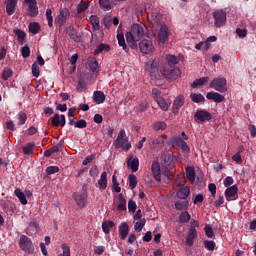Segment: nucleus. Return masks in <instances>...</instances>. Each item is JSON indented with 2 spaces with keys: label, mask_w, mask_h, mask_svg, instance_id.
<instances>
[{
  "label": "nucleus",
  "mask_w": 256,
  "mask_h": 256,
  "mask_svg": "<svg viewBox=\"0 0 256 256\" xmlns=\"http://www.w3.org/2000/svg\"><path fill=\"white\" fill-rule=\"evenodd\" d=\"M143 35H145V30L143 29V25L134 24L132 25L129 32H126V41L132 49L137 47V42L143 39Z\"/></svg>",
  "instance_id": "f257e3e1"
},
{
  "label": "nucleus",
  "mask_w": 256,
  "mask_h": 256,
  "mask_svg": "<svg viewBox=\"0 0 256 256\" xmlns=\"http://www.w3.org/2000/svg\"><path fill=\"white\" fill-rule=\"evenodd\" d=\"M114 147L116 149H122V151H130L131 142H129V138L126 137V133L124 129H121L118 133L117 138L114 141Z\"/></svg>",
  "instance_id": "f03ea898"
},
{
  "label": "nucleus",
  "mask_w": 256,
  "mask_h": 256,
  "mask_svg": "<svg viewBox=\"0 0 256 256\" xmlns=\"http://www.w3.org/2000/svg\"><path fill=\"white\" fill-rule=\"evenodd\" d=\"M18 245L21 251L28 253V255H33V253H35V245H33V240H31V238L25 234L20 236Z\"/></svg>",
  "instance_id": "7ed1b4c3"
},
{
  "label": "nucleus",
  "mask_w": 256,
  "mask_h": 256,
  "mask_svg": "<svg viewBox=\"0 0 256 256\" xmlns=\"http://www.w3.org/2000/svg\"><path fill=\"white\" fill-rule=\"evenodd\" d=\"M209 87L218 93H227V79L225 77L214 78Z\"/></svg>",
  "instance_id": "20e7f679"
},
{
  "label": "nucleus",
  "mask_w": 256,
  "mask_h": 256,
  "mask_svg": "<svg viewBox=\"0 0 256 256\" xmlns=\"http://www.w3.org/2000/svg\"><path fill=\"white\" fill-rule=\"evenodd\" d=\"M170 35H171V31L169 30V27L165 24L161 25L157 35V40L159 45H167V43H169Z\"/></svg>",
  "instance_id": "39448f33"
},
{
  "label": "nucleus",
  "mask_w": 256,
  "mask_h": 256,
  "mask_svg": "<svg viewBox=\"0 0 256 256\" xmlns=\"http://www.w3.org/2000/svg\"><path fill=\"white\" fill-rule=\"evenodd\" d=\"M214 25L217 28H221L227 23V12L224 10H215L213 12Z\"/></svg>",
  "instance_id": "423d86ee"
},
{
  "label": "nucleus",
  "mask_w": 256,
  "mask_h": 256,
  "mask_svg": "<svg viewBox=\"0 0 256 256\" xmlns=\"http://www.w3.org/2000/svg\"><path fill=\"white\" fill-rule=\"evenodd\" d=\"M194 119L198 123H205L207 121H211V119H213V115L207 110L198 109L194 114Z\"/></svg>",
  "instance_id": "0eeeda50"
},
{
  "label": "nucleus",
  "mask_w": 256,
  "mask_h": 256,
  "mask_svg": "<svg viewBox=\"0 0 256 256\" xmlns=\"http://www.w3.org/2000/svg\"><path fill=\"white\" fill-rule=\"evenodd\" d=\"M139 49L144 55H149V53H153L155 46L153 45V41L151 39H144L140 41Z\"/></svg>",
  "instance_id": "6e6552de"
},
{
  "label": "nucleus",
  "mask_w": 256,
  "mask_h": 256,
  "mask_svg": "<svg viewBox=\"0 0 256 256\" xmlns=\"http://www.w3.org/2000/svg\"><path fill=\"white\" fill-rule=\"evenodd\" d=\"M162 75L163 77L168 79V81H176V79H179V77H181V70H179V68L163 69Z\"/></svg>",
  "instance_id": "1a4fd4ad"
},
{
  "label": "nucleus",
  "mask_w": 256,
  "mask_h": 256,
  "mask_svg": "<svg viewBox=\"0 0 256 256\" xmlns=\"http://www.w3.org/2000/svg\"><path fill=\"white\" fill-rule=\"evenodd\" d=\"M238 193H239V188H237V185L228 187L225 190L226 201H235V199H237V197H239Z\"/></svg>",
  "instance_id": "9d476101"
},
{
  "label": "nucleus",
  "mask_w": 256,
  "mask_h": 256,
  "mask_svg": "<svg viewBox=\"0 0 256 256\" xmlns=\"http://www.w3.org/2000/svg\"><path fill=\"white\" fill-rule=\"evenodd\" d=\"M185 105V96L178 95L173 102L172 113L179 115V110Z\"/></svg>",
  "instance_id": "9b49d317"
},
{
  "label": "nucleus",
  "mask_w": 256,
  "mask_h": 256,
  "mask_svg": "<svg viewBox=\"0 0 256 256\" xmlns=\"http://www.w3.org/2000/svg\"><path fill=\"white\" fill-rule=\"evenodd\" d=\"M172 146L175 147V149H181L184 152H189V145H187V142L185 140L179 138V137H174L171 140Z\"/></svg>",
  "instance_id": "f8f14e48"
},
{
  "label": "nucleus",
  "mask_w": 256,
  "mask_h": 256,
  "mask_svg": "<svg viewBox=\"0 0 256 256\" xmlns=\"http://www.w3.org/2000/svg\"><path fill=\"white\" fill-rule=\"evenodd\" d=\"M28 5V14L30 17H37L39 15V8L37 7V0H25Z\"/></svg>",
  "instance_id": "ddd939ff"
},
{
  "label": "nucleus",
  "mask_w": 256,
  "mask_h": 256,
  "mask_svg": "<svg viewBox=\"0 0 256 256\" xmlns=\"http://www.w3.org/2000/svg\"><path fill=\"white\" fill-rule=\"evenodd\" d=\"M146 71H148L151 77L157 79V75H159V69H157V62H155V60H149L146 63Z\"/></svg>",
  "instance_id": "4468645a"
},
{
  "label": "nucleus",
  "mask_w": 256,
  "mask_h": 256,
  "mask_svg": "<svg viewBox=\"0 0 256 256\" xmlns=\"http://www.w3.org/2000/svg\"><path fill=\"white\" fill-rule=\"evenodd\" d=\"M67 17H69V9L64 8L60 11V14L55 19V25L61 27L66 21Z\"/></svg>",
  "instance_id": "2eb2a0df"
},
{
  "label": "nucleus",
  "mask_w": 256,
  "mask_h": 256,
  "mask_svg": "<svg viewBox=\"0 0 256 256\" xmlns=\"http://www.w3.org/2000/svg\"><path fill=\"white\" fill-rule=\"evenodd\" d=\"M73 199L80 209H83L87 205V194H73Z\"/></svg>",
  "instance_id": "dca6fc26"
},
{
  "label": "nucleus",
  "mask_w": 256,
  "mask_h": 256,
  "mask_svg": "<svg viewBox=\"0 0 256 256\" xmlns=\"http://www.w3.org/2000/svg\"><path fill=\"white\" fill-rule=\"evenodd\" d=\"M178 199L186 200L191 195V188L189 186H181L177 193Z\"/></svg>",
  "instance_id": "f3484780"
},
{
  "label": "nucleus",
  "mask_w": 256,
  "mask_h": 256,
  "mask_svg": "<svg viewBox=\"0 0 256 256\" xmlns=\"http://www.w3.org/2000/svg\"><path fill=\"white\" fill-rule=\"evenodd\" d=\"M206 99L212 100L214 103H223V101H225V96L218 92H208Z\"/></svg>",
  "instance_id": "a211bd4d"
},
{
  "label": "nucleus",
  "mask_w": 256,
  "mask_h": 256,
  "mask_svg": "<svg viewBox=\"0 0 256 256\" xmlns=\"http://www.w3.org/2000/svg\"><path fill=\"white\" fill-rule=\"evenodd\" d=\"M152 174L156 181H161V166L159 165L158 161H153L152 166Z\"/></svg>",
  "instance_id": "6ab92c4d"
},
{
  "label": "nucleus",
  "mask_w": 256,
  "mask_h": 256,
  "mask_svg": "<svg viewBox=\"0 0 256 256\" xmlns=\"http://www.w3.org/2000/svg\"><path fill=\"white\" fill-rule=\"evenodd\" d=\"M118 231L120 239L125 241V239H127V235H129V224H127V222L121 223L119 225Z\"/></svg>",
  "instance_id": "aec40b11"
},
{
  "label": "nucleus",
  "mask_w": 256,
  "mask_h": 256,
  "mask_svg": "<svg viewBox=\"0 0 256 256\" xmlns=\"http://www.w3.org/2000/svg\"><path fill=\"white\" fill-rule=\"evenodd\" d=\"M127 166L132 169V173L139 171V158H133V155H130L127 160Z\"/></svg>",
  "instance_id": "412c9836"
},
{
  "label": "nucleus",
  "mask_w": 256,
  "mask_h": 256,
  "mask_svg": "<svg viewBox=\"0 0 256 256\" xmlns=\"http://www.w3.org/2000/svg\"><path fill=\"white\" fill-rule=\"evenodd\" d=\"M166 141H167V136L161 135L152 140V145H153L154 149H161V147L165 146Z\"/></svg>",
  "instance_id": "4be33fe9"
},
{
  "label": "nucleus",
  "mask_w": 256,
  "mask_h": 256,
  "mask_svg": "<svg viewBox=\"0 0 256 256\" xmlns=\"http://www.w3.org/2000/svg\"><path fill=\"white\" fill-rule=\"evenodd\" d=\"M52 125H54V127H65V115L55 114L52 118Z\"/></svg>",
  "instance_id": "5701e85b"
},
{
  "label": "nucleus",
  "mask_w": 256,
  "mask_h": 256,
  "mask_svg": "<svg viewBox=\"0 0 256 256\" xmlns=\"http://www.w3.org/2000/svg\"><path fill=\"white\" fill-rule=\"evenodd\" d=\"M18 0H7L6 1V13L7 15H13L15 9H17Z\"/></svg>",
  "instance_id": "b1692460"
},
{
  "label": "nucleus",
  "mask_w": 256,
  "mask_h": 256,
  "mask_svg": "<svg viewBox=\"0 0 256 256\" xmlns=\"http://www.w3.org/2000/svg\"><path fill=\"white\" fill-rule=\"evenodd\" d=\"M197 237L196 229H189L188 235L186 237V245L187 247H193V243Z\"/></svg>",
  "instance_id": "393cba45"
},
{
  "label": "nucleus",
  "mask_w": 256,
  "mask_h": 256,
  "mask_svg": "<svg viewBox=\"0 0 256 256\" xmlns=\"http://www.w3.org/2000/svg\"><path fill=\"white\" fill-rule=\"evenodd\" d=\"M98 187L100 191L107 189V172H102L100 179L98 180Z\"/></svg>",
  "instance_id": "a878e982"
},
{
  "label": "nucleus",
  "mask_w": 256,
  "mask_h": 256,
  "mask_svg": "<svg viewBox=\"0 0 256 256\" xmlns=\"http://www.w3.org/2000/svg\"><path fill=\"white\" fill-rule=\"evenodd\" d=\"M117 210L118 211H127V200L121 193L118 195Z\"/></svg>",
  "instance_id": "bb28decb"
},
{
  "label": "nucleus",
  "mask_w": 256,
  "mask_h": 256,
  "mask_svg": "<svg viewBox=\"0 0 256 256\" xmlns=\"http://www.w3.org/2000/svg\"><path fill=\"white\" fill-rule=\"evenodd\" d=\"M94 103L101 105L105 102V94L102 91H95L93 94Z\"/></svg>",
  "instance_id": "cd10ccee"
},
{
  "label": "nucleus",
  "mask_w": 256,
  "mask_h": 256,
  "mask_svg": "<svg viewBox=\"0 0 256 256\" xmlns=\"http://www.w3.org/2000/svg\"><path fill=\"white\" fill-rule=\"evenodd\" d=\"M115 227V222L109 220V221H104L102 223V231L106 234L109 235L111 233V229Z\"/></svg>",
  "instance_id": "c85d7f7f"
},
{
  "label": "nucleus",
  "mask_w": 256,
  "mask_h": 256,
  "mask_svg": "<svg viewBox=\"0 0 256 256\" xmlns=\"http://www.w3.org/2000/svg\"><path fill=\"white\" fill-rule=\"evenodd\" d=\"M111 51V46L107 44H100L96 47L94 53L95 55H99L101 53H109Z\"/></svg>",
  "instance_id": "c756f323"
},
{
  "label": "nucleus",
  "mask_w": 256,
  "mask_h": 256,
  "mask_svg": "<svg viewBox=\"0 0 256 256\" xmlns=\"http://www.w3.org/2000/svg\"><path fill=\"white\" fill-rule=\"evenodd\" d=\"M164 166L165 167H175V156L172 154L165 155Z\"/></svg>",
  "instance_id": "7c9ffc66"
},
{
  "label": "nucleus",
  "mask_w": 256,
  "mask_h": 256,
  "mask_svg": "<svg viewBox=\"0 0 256 256\" xmlns=\"http://www.w3.org/2000/svg\"><path fill=\"white\" fill-rule=\"evenodd\" d=\"M13 32H14V35L17 36V39L20 45H23V41H25V38L27 37V34L25 33V31L21 29H15Z\"/></svg>",
  "instance_id": "2f4dec72"
},
{
  "label": "nucleus",
  "mask_w": 256,
  "mask_h": 256,
  "mask_svg": "<svg viewBox=\"0 0 256 256\" xmlns=\"http://www.w3.org/2000/svg\"><path fill=\"white\" fill-rule=\"evenodd\" d=\"M187 180L193 185L195 183V169L193 167H188L186 169Z\"/></svg>",
  "instance_id": "473e14b6"
},
{
  "label": "nucleus",
  "mask_w": 256,
  "mask_h": 256,
  "mask_svg": "<svg viewBox=\"0 0 256 256\" xmlns=\"http://www.w3.org/2000/svg\"><path fill=\"white\" fill-rule=\"evenodd\" d=\"M90 23L92 25L93 31H99V29H101L99 17H97L96 15L90 16Z\"/></svg>",
  "instance_id": "72a5a7b5"
},
{
  "label": "nucleus",
  "mask_w": 256,
  "mask_h": 256,
  "mask_svg": "<svg viewBox=\"0 0 256 256\" xmlns=\"http://www.w3.org/2000/svg\"><path fill=\"white\" fill-rule=\"evenodd\" d=\"M16 197L19 199L20 203H22V205H27V197H25V193H23V191H21V189L17 188L14 191Z\"/></svg>",
  "instance_id": "f704fd0d"
},
{
  "label": "nucleus",
  "mask_w": 256,
  "mask_h": 256,
  "mask_svg": "<svg viewBox=\"0 0 256 256\" xmlns=\"http://www.w3.org/2000/svg\"><path fill=\"white\" fill-rule=\"evenodd\" d=\"M190 99L193 103H203L205 96H203V94L192 93L190 94Z\"/></svg>",
  "instance_id": "c9c22d12"
},
{
  "label": "nucleus",
  "mask_w": 256,
  "mask_h": 256,
  "mask_svg": "<svg viewBox=\"0 0 256 256\" xmlns=\"http://www.w3.org/2000/svg\"><path fill=\"white\" fill-rule=\"evenodd\" d=\"M209 82V77H202L199 79L194 80L191 87L195 89L196 87H200L201 85H205V83Z\"/></svg>",
  "instance_id": "e433bc0d"
},
{
  "label": "nucleus",
  "mask_w": 256,
  "mask_h": 256,
  "mask_svg": "<svg viewBox=\"0 0 256 256\" xmlns=\"http://www.w3.org/2000/svg\"><path fill=\"white\" fill-rule=\"evenodd\" d=\"M117 41L118 45L122 47L124 51H128L129 48H127V43H125V35L123 34H117Z\"/></svg>",
  "instance_id": "4c0bfd02"
},
{
  "label": "nucleus",
  "mask_w": 256,
  "mask_h": 256,
  "mask_svg": "<svg viewBox=\"0 0 256 256\" xmlns=\"http://www.w3.org/2000/svg\"><path fill=\"white\" fill-rule=\"evenodd\" d=\"M28 29L32 33V35H37V33H39L41 27L39 26V23L32 22L29 24Z\"/></svg>",
  "instance_id": "58836bf2"
},
{
  "label": "nucleus",
  "mask_w": 256,
  "mask_h": 256,
  "mask_svg": "<svg viewBox=\"0 0 256 256\" xmlns=\"http://www.w3.org/2000/svg\"><path fill=\"white\" fill-rule=\"evenodd\" d=\"M191 221V214L188 211H184L179 216V223H189Z\"/></svg>",
  "instance_id": "ea45409f"
},
{
  "label": "nucleus",
  "mask_w": 256,
  "mask_h": 256,
  "mask_svg": "<svg viewBox=\"0 0 256 256\" xmlns=\"http://www.w3.org/2000/svg\"><path fill=\"white\" fill-rule=\"evenodd\" d=\"M154 131H165L167 124L164 121H158L153 124Z\"/></svg>",
  "instance_id": "a19ab883"
},
{
  "label": "nucleus",
  "mask_w": 256,
  "mask_h": 256,
  "mask_svg": "<svg viewBox=\"0 0 256 256\" xmlns=\"http://www.w3.org/2000/svg\"><path fill=\"white\" fill-rule=\"evenodd\" d=\"M166 60L168 62V65H170V67H175V65L179 63V59H177L175 55H171V54L166 55Z\"/></svg>",
  "instance_id": "79ce46f5"
},
{
  "label": "nucleus",
  "mask_w": 256,
  "mask_h": 256,
  "mask_svg": "<svg viewBox=\"0 0 256 256\" xmlns=\"http://www.w3.org/2000/svg\"><path fill=\"white\" fill-rule=\"evenodd\" d=\"M156 103L159 105L162 111H169V104L167 103V100H165L163 97L156 100Z\"/></svg>",
  "instance_id": "37998d69"
},
{
  "label": "nucleus",
  "mask_w": 256,
  "mask_h": 256,
  "mask_svg": "<svg viewBox=\"0 0 256 256\" xmlns=\"http://www.w3.org/2000/svg\"><path fill=\"white\" fill-rule=\"evenodd\" d=\"M99 6L103 11H111V1L99 0Z\"/></svg>",
  "instance_id": "c03bdc74"
},
{
  "label": "nucleus",
  "mask_w": 256,
  "mask_h": 256,
  "mask_svg": "<svg viewBox=\"0 0 256 256\" xmlns=\"http://www.w3.org/2000/svg\"><path fill=\"white\" fill-rule=\"evenodd\" d=\"M23 153L24 155H32L33 149H35V145L33 143H28L25 146H23Z\"/></svg>",
  "instance_id": "a18cd8bd"
},
{
  "label": "nucleus",
  "mask_w": 256,
  "mask_h": 256,
  "mask_svg": "<svg viewBox=\"0 0 256 256\" xmlns=\"http://www.w3.org/2000/svg\"><path fill=\"white\" fill-rule=\"evenodd\" d=\"M62 253H60L58 256H71V248L69 245L63 243L61 244Z\"/></svg>",
  "instance_id": "49530a36"
},
{
  "label": "nucleus",
  "mask_w": 256,
  "mask_h": 256,
  "mask_svg": "<svg viewBox=\"0 0 256 256\" xmlns=\"http://www.w3.org/2000/svg\"><path fill=\"white\" fill-rule=\"evenodd\" d=\"M145 223V218L140 219L138 222H136L134 225L135 231H137V233H141V231H143V228L145 227Z\"/></svg>",
  "instance_id": "de8ad7c7"
},
{
  "label": "nucleus",
  "mask_w": 256,
  "mask_h": 256,
  "mask_svg": "<svg viewBox=\"0 0 256 256\" xmlns=\"http://www.w3.org/2000/svg\"><path fill=\"white\" fill-rule=\"evenodd\" d=\"M88 66L90 67V70L92 71V73H96L97 69H99V64L97 63V60L95 58H92L88 62Z\"/></svg>",
  "instance_id": "09e8293b"
},
{
  "label": "nucleus",
  "mask_w": 256,
  "mask_h": 256,
  "mask_svg": "<svg viewBox=\"0 0 256 256\" xmlns=\"http://www.w3.org/2000/svg\"><path fill=\"white\" fill-rule=\"evenodd\" d=\"M27 123V114L23 111L18 113V125H25Z\"/></svg>",
  "instance_id": "8fccbe9b"
},
{
  "label": "nucleus",
  "mask_w": 256,
  "mask_h": 256,
  "mask_svg": "<svg viewBox=\"0 0 256 256\" xmlns=\"http://www.w3.org/2000/svg\"><path fill=\"white\" fill-rule=\"evenodd\" d=\"M187 207H189V202H187V201H184V202L177 201V202H175V208L178 211H183V209H187Z\"/></svg>",
  "instance_id": "3c124183"
},
{
  "label": "nucleus",
  "mask_w": 256,
  "mask_h": 256,
  "mask_svg": "<svg viewBox=\"0 0 256 256\" xmlns=\"http://www.w3.org/2000/svg\"><path fill=\"white\" fill-rule=\"evenodd\" d=\"M128 179L130 189H135V187H137V176H135L134 174H130Z\"/></svg>",
  "instance_id": "603ef678"
},
{
  "label": "nucleus",
  "mask_w": 256,
  "mask_h": 256,
  "mask_svg": "<svg viewBox=\"0 0 256 256\" xmlns=\"http://www.w3.org/2000/svg\"><path fill=\"white\" fill-rule=\"evenodd\" d=\"M112 185H113V191L115 193H121V187L119 186V182H117V176H112Z\"/></svg>",
  "instance_id": "864d4df0"
},
{
  "label": "nucleus",
  "mask_w": 256,
  "mask_h": 256,
  "mask_svg": "<svg viewBox=\"0 0 256 256\" xmlns=\"http://www.w3.org/2000/svg\"><path fill=\"white\" fill-rule=\"evenodd\" d=\"M86 9H89V3L81 0L80 3L77 5L78 13H83V11H86Z\"/></svg>",
  "instance_id": "5fc2aeb1"
},
{
  "label": "nucleus",
  "mask_w": 256,
  "mask_h": 256,
  "mask_svg": "<svg viewBox=\"0 0 256 256\" xmlns=\"http://www.w3.org/2000/svg\"><path fill=\"white\" fill-rule=\"evenodd\" d=\"M53 11L51 9L46 10V19L48 21V27H53Z\"/></svg>",
  "instance_id": "6e6d98bb"
},
{
  "label": "nucleus",
  "mask_w": 256,
  "mask_h": 256,
  "mask_svg": "<svg viewBox=\"0 0 256 256\" xmlns=\"http://www.w3.org/2000/svg\"><path fill=\"white\" fill-rule=\"evenodd\" d=\"M13 77V70L12 69H4L2 73L3 81H8L9 78Z\"/></svg>",
  "instance_id": "4d7b16f0"
},
{
  "label": "nucleus",
  "mask_w": 256,
  "mask_h": 256,
  "mask_svg": "<svg viewBox=\"0 0 256 256\" xmlns=\"http://www.w3.org/2000/svg\"><path fill=\"white\" fill-rule=\"evenodd\" d=\"M40 73H41V70L39 68V65H37V62H34L32 64V75H33V77H36V78L39 77Z\"/></svg>",
  "instance_id": "13d9d810"
},
{
  "label": "nucleus",
  "mask_w": 256,
  "mask_h": 256,
  "mask_svg": "<svg viewBox=\"0 0 256 256\" xmlns=\"http://www.w3.org/2000/svg\"><path fill=\"white\" fill-rule=\"evenodd\" d=\"M128 211L135 213L137 211V203L134 200L128 201Z\"/></svg>",
  "instance_id": "bf43d9fd"
},
{
  "label": "nucleus",
  "mask_w": 256,
  "mask_h": 256,
  "mask_svg": "<svg viewBox=\"0 0 256 256\" xmlns=\"http://www.w3.org/2000/svg\"><path fill=\"white\" fill-rule=\"evenodd\" d=\"M147 107H149V102H147V100H142V101L139 103L138 111H140L141 113H143V111H147Z\"/></svg>",
  "instance_id": "052dcab7"
},
{
  "label": "nucleus",
  "mask_w": 256,
  "mask_h": 256,
  "mask_svg": "<svg viewBox=\"0 0 256 256\" xmlns=\"http://www.w3.org/2000/svg\"><path fill=\"white\" fill-rule=\"evenodd\" d=\"M46 173L47 175H55V173H59V168L57 166H48Z\"/></svg>",
  "instance_id": "680f3d73"
},
{
  "label": "nucleus",
  "mask_w": 256,
  "mask_h": 256,
  "mask_svg": "<svg viewBox=\"0 0 256 256\" xmlns=\"http://www.w3.org/2000/svg\"><path fill=\"white\" fill-rule=\"evenodd\" d=\"M204 247H205V249H207L208 251H214V250H215V242L206 240V241L204 242Z\"/></svg>",
  "instance_id": "e2e57ef3"
},
{
  "label": "nucleus",
  "mask_w": 256,
  "mask_h": 256,
  "mask_svg": "<svg viewBox=\"0 0 256 256\" xmlns=\"http://www.w3.org/2000/svg\"><path fill=\"white\" fill-rule=\"evenodd\" d=\"M152 97L155 101H158L159 99H161V91L157 88H153L152 89Z\"/></svg>",
  "instance_id": "0e129e2a"
},
{
  "label": "nucleus",
  "mask_w": 256,
  "mask_h": 256,
  "mask_svg": "<svg viewBox=\"0 0 256 256\" xmlns=\"http://www.w3.org/2000/svg\"><path fill=\"white\" fill-rule=\"evenodd\" d=\"M76 129H85L87 127V121L80 119L75 123Z\"/></svg>",
  "instance_id": "69168bd1"
},
{
  "label": "nucleus",
  "mask_w": 256,
  "mask_h": 256,
  "mask_svg": "<svg viewBox=\"0 0 256 256\" xmlns=\"http://www.w3.org/2000/svg\"><path fill=\"white\" fill-rule=\"evenodd\" d=\"M89 175L93 177V179H95V177H99V169L97 168V165H94L90 171H89Z\"/></svg>",
  "instance_id": "338daca9"
},
{
  "label": "nucleus",
  "mask_w": 256,
  "mask_h": 256,
  "mask_svg": "<svg viewBox=\"0 0 256 256\" xmlns=\"http://www.w3.org/2000/svg\"><path fill=\"white\" fill-rule=\"evenodd\" d=\"M204 231L206 233V236L209 237V239L213 238V235H214L213 228L210 225H206L204 227Z\"/></svg>",
  "instance_id": "774afa93"
}]
</instances>
